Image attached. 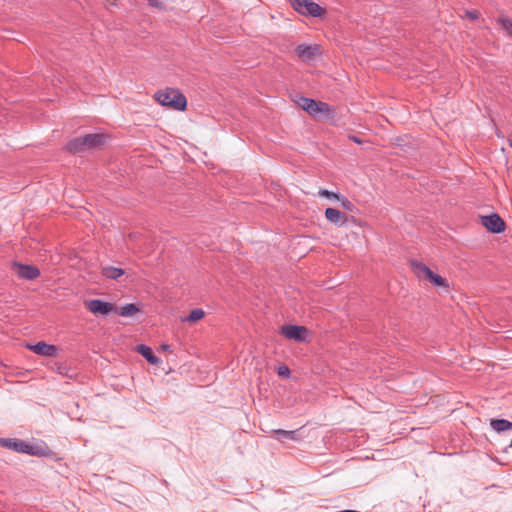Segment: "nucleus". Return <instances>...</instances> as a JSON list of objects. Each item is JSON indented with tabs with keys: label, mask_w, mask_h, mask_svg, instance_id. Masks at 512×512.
I'll use <instances>...</instances> for the list:
<instances>
[{
	"label": "nucleus",
	"mask_w": 512,
	"mask_h": 512,
	"mask_svg": "<svg viewBox=\"0 0 512 512\" xmlns=\"http://www.w3.org/2000/svg\"><path fill=\"white\" fill-rule=\"evenodd\" d=\"M295 103L316 119H330L334 115V110L329 104L315 98H296Z\"/></svg>",
	"instance_id": "f257e3e1"
},
{
	"label": "nucleus",
	"mask_w": 512,
	"mask_h": 512,
	"mask_svg": "<svg viewBox=\"0 0 512 512\" xmlns=\"http://www.w3.org/2000/svg\"><path fill=\"white\" fill-rule=\"evenodd\" d=\"M0 443L13 451L31 456L45 457L50 454L49 448L44 444H31L23 440L3 438Z\"/></svg>",
	"instance_id": "f03ea898"
},
{
	"label": "nucleus",
	"mask_w": 512,
	"mask_h": 512,
	"mask_svg": "<svg viewBox=\"0 0 512 512\" xmlns=\"http://www.w3.org/2000/svg\"><path fill=\"white\" fill-rule=\"evenodd\" d=\"M413 271L419 279L429 280L434 286L448 287L446 280L439 274L434 273L429 267L423 263L413 262Z\"/></svg>",
	"instance_id": "7ed1b4c3"
},
{
	"label": "nucleus",
	"mask_w": 512,
	"mask_h": 512,
	"mask_svg": "<svg viewBox=\"0 0 512 512\" xmlns=\"http://www.w3.org/2000/svg\"><path fill=\"white\" fill-rule=\"evenodd\" d=\"M291 5L295 11L305 16L321 17L326 13V9L311 0H291Z\"/></svg>",
	"instance_id": "20e7f679"
},
{
	"label": "nucleus",
	"mask_w": 512,
	"mask_h": 512,
	"mask_svg": "<svg viewBox=\"0 0 512 512\" xmlns=\"http://www.w3.org/2000/svg\"><path fill=\"white\" fill-rule=\"evenodd\" d=\"M481 224L489 231L490 233L498 234L504 231L505 223L502 218L496 214L492 213L490 215H485L480 217Z\"/></svg>",
	"instance_id": "39448f33"
},
{
	"label": "nucleus",
	"mask_w": 512,
	"mask_h": 512,
	"mask_svg": "<svg viewBox=\"0 0 512 512\" xmlns=\"http://www.w3.org/2000/svg\"><path fill=\"white\" fill-rule=\"evenodd\" d=\"M281 333L288 339L298 342H306L308 340V330L303 326L286 325L281 328Z\"/></svg>",
	"instance_id": "423d86ee"
},
{
	"label": "nucleus",
	"mask_w": 512,
	"mask_h": 512,
	"mask_svg": "<svg viewBox=\"0 0 512 512\" xmlns=\"http://www.w3.org/2000/svg\"><path fill=\"white\" fill-rule=\"evenodd\" d=\"M85 306L91 313L103 316H107L114 310L113 304L100 299L86 301Z\"/></svg>",
	"instance_id": "0eeeda50"
},
{
	"label": "nucleus",
	"mask_w": 512,
	"mask_h": 512,
	"mask_svg": "<svg viewBox=\"0 0 512 512\" xmlns=\"http://www.w3.org/2000/svg\"><path fill=\"white\" fill-rule=\"evenodd\" d=\"M13 268L19 278L33 280L40 275V271L36 266L26 265L15 262Z\"/></svg>",
	"instance_id": "6e6552de"
},
{
	"label": "nucleus",
	"mask_w": 512,
	"mask_h": 512,
	"mask_svg": "<svg viewBox=\"0 0 512 512\" xmlns=\"http://www.w3.org/2000/svg\"><path fill=\"white\" fill-rule=\"evenodd\" d=\"M297 56L302 60H310L320 53L318 45L300 44L295 48Z\"/></svg>",
	"instance_id": "1a4fd4ad"
},
{
	"label": "nucleus",
	"mask_w": 512,
	"mask_h": 512,
	"mask_svg": "<svg viewBox=\"0 0 512 512\" xmlns=\"http://www.w3.org/2000/svg\"><path fill=\"white\" fill-rule=\"evenodd\" d=\"M27 347L34 353L47 357H54L57 354V348L54 345L47 344L45 342H38L34 345H27Z\"/></svg>",
	"instance_id": "9d476101"
},
{
	"label": "nucleus",
	"mask_w": 512,
	"mask_h": 512,
	"mask_svg": "<svg viewBox=\"0 0 512 512\" xmlns=\"http://www.w3.org/2000/svg\"><path fill=\"white\" fill-rule=\"evenodd\" d=\"M157 102L176 111H183L187 106V98H155Z\"/></svg>",
	"instance_id": "9b49d317"
},
{
	"label": "nucleus",
	"mask_w": 512,
	"mask_h": 512,
	"mask_svg": "<svg viewBox=\"0 0 512 512\" xmlns=\"http://www.w3.org/2000/svg\"><path fill=\"white\" fill-rule=\"evenodd\" d=\"M326 220L336 226H343L347 222V216L335 208H327L325 210Z\"/></svg>",
	"instance_id": "f8f14e48"
},
{
	"label": "nucleus",
	"mask_w": 512,
	"mask_h": 512,
	"mask_svg": "<svg viewBox=\"0 0 512 512\" xmlns=\"http://www.w3.org/2000/svg\"><path fill=\"white\" fill-rule=\"evenodd\" d=\"M106 136L101 133L86 134L83 136L85 149L98 148L105 143Z\"/></svg>",
	"instance_id": "ddd939ff"
},
{
	"label": "nucleus",
	"mask_w": 512,
	"mask_h": 512,
	"mask_svg": "<svg viewBox=\"0 0 512 512\" xmlns=\"http://www.w3.org/2000/svg\"><path fill=\"white\" fill-rule=\"evenodd\" d=\"M137 352H139L146 360L147 362H149L150 364H153V365H157L161 362V360L156 357L154 354H153V351L152 349L145 345V344H140L137 346L136 348Z\"/></svg>",
	"instance_id": "4468645a"
},
{
	"label": "nucleus",
	"mask_w": 512,
	"mask_h": 512,
	"mask_svg": "<svg viewBox=\"0 0 512 512\" xmlns=\"http://www.w3.org/2000/svg\"><path fill=\"white\" fill-rule=\"evenodd\" d=\"M66 149L72 153L85 151L83 136L70 140L66 145Z\"/></svg>",
	"instance_id": "2eb2a0df"
},
{
	"label": "nucleus",
	"mask_w": 512,
	"mask_h": 512,
	"mask_svg": "<svg viewBox=\"0 0 512 512\" xmlns=\"http://www.w3.org/2000/svg\"><path fill=\"white\" fill-rule=\"evenodd\" d=\"M102 274L108 279L116 280L124 275V270L113 266H104L102 268Z\"/></svg>",
	"instance_id": "dca6fc26"
},
{
	"label": "nucleus",
	"mask_w": 512,
	"mask_h": 512,
	"mask_svg": "<svg viewBox=\"0 0 512 512\" xmlns=\"http://www.w3.org/2000/svg\"><path fill=\"white\" fill-rule=\"evenodd\" d=\"M490 426L497 432H503L512 428V422L506 419H492L490 421Z\"/></svg>",
	"instance_id": "f3484780"
},
{
	"label": "nucleus",
	"mask_w": 512,
	"mask_h": 512,
	"mask_svg": "<svg viewBox=\"0 0 512 512\" xmlns=\"http://www.w3.org/2000/svg\"><path fill=\"white\" fill-rule=\"evenodd\" d=\"M118 314L122 317H129L137 314L139 308L134 303H128L118 309Z\"/></svg>",
	"instance_id": "a211bd4d"
},
{
	"label": "nucleus",
	"mask_w": 512,
	"mask_h": 512,
	"mask_svg": "<svg viewBox=\"0 0 512 512\" xmlns=\"http://www.w3.org/2000/svg\"><path fill=\"white\" fill-rule=\"evenodd\" d=\"M273 435L278 440H282V439H288V440H293V441L298 440L297 431H288V430L278 429V430L273 431Z\"/></svg>",
	"instance_id": "6ab92c4d"
},
{
	"label": "nucleus",
	"mask_w": 512,
	"mask_h": 512,
	"mask_svg": "<svg viewBox=\"0 0 512 512\" xmlns=\"http://www.w3.org/2000/svg\"><path fill=\"white\" fill-rule=\"evenodd\" d=\"M205 316V312L202 309H194L190 312L187 317L181 319L182 322L194 323L201 320Z\"/></svg>",
	"instance_id": "aec40b11"
},
{
	"label": "nucleus",
	"mask_w": 512,
	"mask_h": 512,
	"mask_svg": "<svg viewBox=\"0 0 512 512\" xmlns=\"http://www.w3.org/2000/svg\"><path fill=\"white\" fill-rule=\"evenodd\" d=\"M153 96H184L179 89L167 87L162 90H158Z\"/></svg>",
	"instance_id": "412c9836"
},
{
	"label": "nucleus",
	"mask_w": 512,
	"mask_h": 512,
	"mask_svg": "<svg viewBox=\"0 0 512 512\" xmlns=\"http://www.w3.org/2000/svg\"><path fill=\"white\" fill-rule=\"evenodd\" d=\"M497 22L512 37V20L507 17H499Z\"/></svg>",
	"instance_id": "4be33fe9"
},
{
	"label": "nucleus",
	"mask_w": 512,
	"mask_h": 512,
	"mask_svg": "<svg viewBox=\"0 0 512 512\" xmlns=\"http://www.w3.org/2000/svg\"><path fill=\"white\" fill-rule=\"evenodd\" d=\"M318 194L321 197H325V198H328L331 200H338V199H340V196H341L339 193L329 191L327 189H320Z\"/></svg>",
	"instance_id": "5701e85b"
},
{
	"label": "nucleus",
	"mask_w": 512,
	"mask_h": 512,
	"mask_svg": "<svg viewBox=\"0 0 512 512\" xmlns=\"http://www.w3.org/2000/svg\"><path fill=\"white\" fill-rule=\"evenodd\" d=\"M338 201H340L341 206H342L344 209H346V210H348V211H353V209H354V205H353V203H352L350 200H348L346 197L340 196V199H338Z\"/></svg>",
	"instance_id": "b1692460"
},
{
	"label": "nucleus",
	"mask_w": 512,
	"mask_h": 512,
	"mask_svg": "<svg viewBox=\"0 0 512 512\" xmlns=\"http://www.w3.org/2000/svg\"><path fill=\"white\" fill-rule=\"evenodd\" d=\"M277 373L279 376L288 378L290 376V369L286 365H281L278 367Z\"/></svg>",
	"instance_id": "393cba45"
},
{
	"label": "nucleus",
	"mask_w": 512,
	"mask_h": 512,
	"mask_svg": "<svg viewBox=\"0 0 512 512\" xmlns=\"http://www.w3.org/2000/svg\"><path fill=\"white\" fill-rule=\"evenodd\" d=\"M148 5L154 8H158L160 10L166 9L165 5L159 2L158 0H148Z\"/></svg>",
	"instance_id": "a878e982"
},
{
	"label": "nucleus",
	"mask_w": 512,
	"mask_h": 512,
	"mask_svg": "<svg viewBox=\"0 0 512 512\" xmlns=\"http://www.w3.org/2000/svg\"><path fill=\"white\" fill-rule=\"evenodd\" d=\"M466 16L470 19V20H477L479 18V12L476 11V10H467L466 11Z\"/></svg>",
	"instance_id": "bb28decb"
},
{
	"label": "nucleus",
	"mask_w": 512,
	"mask_h": 512,
	"mask_svg": "<svg viewBox=\"0 0 512 512\" xmlns=\"http://www.w3.org/2000/svg\"><path fill=\"white\" fill-rule=\"evenodd\" d=\"M161 349L164 351H171V348L168 344H162Z\"/></svg>",
	"instance_id": "cd10ccee"
},
{
	"label": "nucleus",
	"mask_w": 512,
	"mask_h": 512,
	"mask_svg": "<svg viewBox=\"0 0 512 512\" xmlns=\"http://www.w3.org/2000/svg\"><path fill=\"white\" fill-rule=\"evenodd\" d=\"M350 138H351V140H353L354 142H356L358 144L361 143V140L359 138H357L356 136H351Z\"/></svg>",
	"instance_id": "c85d7f7f"
},
{
	"label": "nucleus",
	"mask_w": 512,
	"mask_h": 512,
	"mask_svg": "<svg viewBox=\"0 0 512 512\" xmlns=\"http://www.w3.org/2000/svg\"><path fill=\"white\" fill-rule=\"evenodd\" d=\"M508 141H509L510 146L512 147V133H511V136H510V138L508 139Z\"/></svg>",
	"instance_id": "c756f323"
},
{
	"label": "nucleus",
	"mask_w": 512,
	"mask_h": 512,
	"mask_svg": "<svg viewBox=\"0 0 512 512\" xmlns=\"http://www.w3.org/2000/svg\"><path fill=\"white\" fill-rule=\"evenodd\" d=\"M116 1L117 0H113V2L111 3L112 5H116Z\"/></svg>",
	"instance_id": "7c9ffc66"
},
{
	"label": "nucleus",
	"mask_w": 512,
	"mask_h": 512,
	"mask_svg": "<svg viewBox=\"0 0 512 512\" xmlns=\"http://www.w3.org/2000/svg\"><path fill=\"white\" fill-rule=\"evenodd\" d=\"M510 447H512V439H511Z\"/></svg>",
	"instance_id": "2f4dec72"
}]
</instances>
